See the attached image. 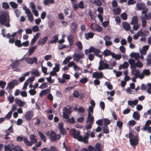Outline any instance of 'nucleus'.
Segmentation results:
<instances>
[{
	"instance_id": "40",
	"label": "nucleus",
	"mask_w": 151,
	"mask_h": 151,
	"mask_svg": "<svg viewBox=\"0 0 151 151\" xmlns=\"http://www.w3.org/2000/svg\"><path fill=\"white\" fill-rule=\"evenodd\" d=\"M73 37L72 35H70L68 37V40L69 43L70 45H71L73 44Z\"/></svg>"
},
{
	"instance_id": "29",
	"label": "nucleus",
	"mask_w": 151,
	"mask_h": 151,
	"mask_svg": "<svg viewBox=\"0 0 151 151\" xmlns=\"http://www.w3.org/2000/svg\"><path fill=\"white\" fill-rule=\"evenodd\" d=\"M140 116L139 113L137 111L134 112L133 114V118L137 120H139V119Z\"/></svg>"
},
{
	"instance_id": "42",
	"label": "nucleus",
	"mask_w": 151,
	"mask_h": 151,
	"mask_svg": "<svg viewBox=\"0 0 151 151\" xmlns=\"http://www.w3.org/2000/svg\"><path fill=\"white\" fill-rule=\"evenodd\" d=\"M9 4L11 6L13 9H16L18 7V4L14 1H11Z\"/></svg>"
},
{
	"instance_id": "54",
	"label": "nucleus",
	"mask_w": 151,
	"mask_h": 151,
	"mask_svg": "<svg viewBox=\"0 0 151 151\" xmlns=\"http://www.w3.org/2000/svg\"><path fill=\"white\" fill-rule=\"evenodd\" d=\"M47 83L44 82L42 83V84L39 87V88L40 89H44L47 87Z\"/></svg>"
},
{
	"instance_id": "23",
	"label": "nucleus",
	"mask_w": 151,
	"mask_h": 151,
	"mask_svg": "<svg viewBox=\"0 0 151 151\" xmlns=\"http://www.w3.org/2000/svg\"><path fill=\"white\" fill-rule=\"evenodd\" d=\"M36 47H37L36 46H34L29 48L27 52L28 53V56H29L34 52Z\"/></svg>"
},
{
	"instance_id": "25",
	"label": "nucleus",
	"mask_w": 151,
	"mask_h": 151,
	"mask_svg": "<svg viewBox=\"0 0 151 151\" xmlns=\"http://www.w3.org/2000/svg\"><path fill=\"white\" fill-rule=\"evenodd\" d=\"M123 27L124 29L126 31H128L130 29L129 24L126 22L123 23Z\"/></svg>"
},
{
	"instance_id": "27",
	"label": "nucleus",
	"mask_w": 151,
	"mask_h": 151,
	"mask_svg": "<svg viewBox=\"0 0 151 151\" xmlns=\"http://www.w3.org/2000/svg\"><path fill=\"white\" fill-rule=\"evenodd\" d=\"M94 34L92 32H88L85 34V36L86 40H88L90 38H92L94 36Z\"/></svg>"
},
{
	"instance_id": "5",
	"label": "nucleus",
	"mask_w": 151,
	"mask_h": 151,
	"mask_svg": "<svg viewBox=\"0 0 151 151\" xmlns=\"http://www.w3.org/2000/svg\"><path fill=\"white\" fill-rule=\"evenodd\" d=\"M23 9L25 11L27 14L28 18L30 22H32L33 20V17L32 14L31 13L29 9H28L26 6H24Z\"/></svg>"
},
{
	"instance_id": "30",
	"label": "nucleus",
	"mask_w": 151,
	"mask_h": 151,
	"mask_svg": "<svg viewBox=\"0 0 151 151\" xmlns=\"http://www.w3.org/2000/svg\"><path fill=\"white\" fill-rule=\"evenodd\" d=\"M31 74L34 75L35 76H40V73L38 70L37 69H33L30 71Z\"/></svg>"
},
{
	"instance_id": "45",
	"label": "nucleus",
	"mask_w": 151,
	"mask_h": 151,
	"mask_svg": "<svg viewBox=\"0 0 151 151\" xmlns=\"http://www.w3.org/2000/svg\"><path fill=\"white\" fill-rule=\"evenodd\" d=\"M53 40L50 41V42L52 43L56 42L58 40V36L57 35H55L53 37Z\"/></svg>"
},
{
	"instance_id": "36",
	"label": "nucleus",
	"mask_w": 151,
	"mask_h": 151,
	"mask_svg": "<svg viewBox=\"0 0 151 151\" xmlns=\"http://www.w3.org/2000/svg\"><path fill=\"white\" fill-rule=\"evenodd\" d=\"M94 117L92 116V115H88L87 120V122H89V123L93 124V121Z\"/></svg>"
},
{
	"instance_id": "1",
	"label": "nucleus",
	"mask_w": 151,
	"mask_h": 151,
	"mask_svg": "<svg viewBox=\"0 0 151 151\" xmlns=\"http://www.w3.org/2000/svg\"><path fill=\"white\" fill-rule=\"evenodd\" d=\"M70 133L73 135L74 138L77 139L78 140L83 142L85 143L88 142V139L89 137L88 133H86L83 137L80 135V132L79 131L74 129H72L70 131Z\"/></svg>"
},
{
	"instance_id": "57",
	"label": "nucleus",
	"mask_w": 151,
	"mask_h": 151,
	"mask_svg": "<svg viewBox=\"0 0 151 151\" xmlns=\"http://www.w3.org/2000/svg\"><path fill=\"white\" fill-rule=\"evenodd\" d=\"M105 84L107 86L108 89L110 90H111L112 89V86L109 82H105Z\"/></svg>"
},
{
	"instance_id": "26",
	"label": "nucleus",
	"mask_w": 151,
	"mask_h": 151,
	"mask_svg": "<svg viewBox=\"0 0 151 151\" xmlns=\"http://www.w3.org/2000/svg\"><path fill=\"white\" fill-rule=\"evenodd\" d=\"M129 64L127 62H125L123 64H120L119 68V70H120L122 68H126L128 67Z\"/></svg>"
},
{
	"instance_id": "32",
	"label": "nucleus",
	"mask_w": 151,
	"mask_h": 151,
	"mask_svg": "<svg viewBox=\"0 0 151 151\" xmlns=\"http://www.w3.org/2000/svg\"><path fill=\"white\" fill-rule=\"evenodd\" d=\"M15 101L16 104L20 106H23L25 104L24 102L18 99H15Z\"/></svg>"
},
{
	"instance_id": "22",
	"label": "nucleus",
	"mask_w": 151,
	"mask_h": 151,
	"mask_svg": "<svg viewBox=\"0 0 151 151\" xmlns=\"http://www.w3.org/2000/svg\"><path fill=\"white\" fill-rule=\"evenodd\" d=\"M14 146L12 144H9L8 145L5 146L4 149L5 151L9 150V151H11L14 149Z\"/></svg>"
},
{
	"instance_id": "48",
	"label": "nucleus",
	"mask_w": 151,
	"mask_h": 151,
	"mask_svg": "<svg viewBox=\"0 0 151 151\" xmlns=\"http://www.w3.org/2000/svg\"><path fill=\"white\" fill-rule=\"evenodd\" d=\"M95 147L97 151H101L102 150V146L99 143H97L96 144Z\"/></svg>"
},
{
	"instance_id": "17",
	"label": "nucleus",
	"mask_w": 151,
	"mask_h": 151,
	"mask_svg": "<svg viewBox=\"0 0 151 151\" xmlns=\"http://www.w3.org/2000/svg\"><path fill=\"white\" fill-rule=\"evenodd\" d=\"M77 29V25L75 22H72L71 24V32L72 33L75 32Z\"/></svg>"
},
{
	"instance_id": "60",
	"label": "nucleus",
	"mask_w": 151,
	"mask_h": 151,
	"mask_svg": "<svg viewBox=\"0 0 151 151\" xmlns=\"http://www.w3.org/2000/svg\"><path fill=\"white\" fill-rule=\"evenodd\" d=\"M103 121L104 122V125H108L111 122L110 120L107 118L104 119Z\"/></svg>"
},
{
	"instance_id": "59",
	"label": "nucleus",
	"mask_w": 151,
	"mask_h": 151,
	"mask_svg": "<svg viewBox=\"0 0 151 151\" xmlns=\"http://www.w3.org/2000/svg\"><path fill=\"white\" fill-rule=\"evenodd\" d=\"M35 89H31L28 92L31 95L33 96L36 94V92Z\"/></svg>"
},
{
	"instance_id": "14",
	"label": "nucleus",
	"mask_w": 151,
	"mask_h": 151,
	"mask_svg": "<svg viewBox=\"0 0 151 151\" xmlns=\"http://www.w3.org/2000/svg\"><path fill=\"white\" fill-rule=\"evenodd\" d=\"M131 73L134 75V76L136 78H138L141 79V74H140V72L139 70L135 68L132 69L131 70Z\"/></svg>"
},
{
	"instance_id": "53",
	"label": "nucleus",
	"mask_w": 151,
	"mask_h": 151,
	"mask_svg": "<svg viewBox=\"0 0 151 151\" xmlns=\"http://www.w3.org/2000/svg\"><path fill=\"white\" fill-rule=\"evenodd\" d=\"M6 84V83L5 81H0V87L2 88H4Z\"/></svg>"
},
{
	"instance_id": "7",
	"label": "nucleus",
	"mask_w": 151,
	"mask_h": 151,
	"mask_svg": "<svg viewBox=\"0 0 151 151\" xmlns=\"http://www.w3.org/2000/svg\"><path fill=\"white\" fill-rule=\"evenodd\" d=\"M25 61L28 64L32 65L34 63L37 64L38 63L37 59L36 57L27 58L25 59Z\"/></svg>"
},
{
	"instance_id": "58",
	"label": "nucleus",
	"mask_w": 151,
	"mask_h": 151,
	"mask_svg": "<svg viewBox=\"0 0 151 151\" xmlns=\"http://www.w3.org/2000/svg\"><path fill=\"white\" fill-rule=\"evenodd\" d=\"M147 14H142L140 16V19L141 20H148V16Z\"/></svg>"
},
{
	"instance_id": "35",
	"label": "nucleus",
	"mask_w": 151,
	"mask_h": 151,
	"mask_svg": "<svg viewBox=\"0 0 151 151\" xmlns=\"http://www.w3.org/2000/svg\"><path fill=\"white\" fill-rule=\"evenodd\" d=\"M112 57L116 60H119L121 58V55L120 54H116L114 53H113Z\"/></svg>"
},
{
	"instance_id": "61",
	"label": "nucleus",
	"mask_w": 151,
	"mask_h": 151,
	"mask_svg": "<svg viewBox=\"0 0 151 151\" xmlns=\"http://www.w3.org/2000/svg\"><path fill=\"white\" fill-rule=\"evenodd\" d=\"M24 142L28 146H31L32 145V143L28 141L27 140V139L24 138L23 140Z\"/></svg>"
},
{
	"instance_id": "2",
	"label": "nucleus",
	"mask_w": 151,
	"mask_h": 151,
	"mask_svg": "<svg viewBox=\"0 0 151 151\" xmlns=\"http://www.w3.org/2000/svg\"><path fill=\"white\" fill-rule=\"evenodd\" d=\"M10 19L9 13L6 11L4 12L0 15L1 24L9 27H10Z\"/></svg>"
},
{
	"instance_id": "64",
	"label": "nucleus",
	"mask_w": 151,
	"mask_h": 151,
	"mask_svg": "<svg viewBox=\"0 0 151 151\" xmlns=\"http://www.w3.org/2000/svg\"><path fill=\"white\" fill-rule=\"evenodd\" d=\"M147 85L148 87V88L147 90V92L149 94H151V83H148Z\"/></svg>"
},
{
	"instance_id": "50",
	"label": "nucleus",
	"mask_w": 151,
	"mask_h": 151,
	"mask_svg": "<svg viewBox=\"0 0 151 151\" xmlns=\"http://www.w3.org/2000/svg\"><path fill=\"white\" fill-rule=\"evenodd\" d=\"M67 122H68L72 124H73L75 122V120L72 117L69 118V117L68 119H65Z\"/></svg>"
},
{
	"instance_id": "56",
	"label": "nucleus",
	"mask_w": 151,
	"mask_h": 151,
	"mask_svg": "<svg viewBox=\"0 0 151 151\" xmlns=\"http://www.w3.org/2000/svg\"><path fill=\"white\" fill-rule=\"evenodd\" d=\"M121 17L123 20H125L127 19V14L125 12L121 14Z\"/></svg>"
},
{
	"instance_id": "12",
	"label": "nucleus",
	"mask_w": 151,
	"mask_h": 151,
	"mask_svg": "<svg viewBox=\"0 0 151 151\" xmlns=\"http://www.w3.org/2000/svg\"><path fill=\"white\" fill-rule=\"evenodd\" d=\"M34 112L32 111H28L26 112L24 115L25 119L27 121H30L33 116Z\"/></svg>"
},
{
	"instance_id": "63",
	"label": "nucleus",
	"mask_w": 151,
	"mask_h": 151,
	"mask_svg": "<svg viewBox=\"0 0 151 151\" xmlns=\"http://www.w3.org/2000/svg\"><path fill=\"white\" fill-rule=\"evenodd\" d=\"M15 45L18 47H21L22 46V44L20 40H17L15 42Z\"/></svg>"
},
{
	"instance_id": "55",
	"label": "nucleus",
	"mask_w": 151,
	"mask_h": 151,
	"mask_svg": "<svg viewBox=\"0 0 151 151\" xmlns=\"http://www.w3.org/2000/svg\"><path fill=\"white\" fill-rule=\"evenodd\" d=\"M32 30L34 32H38L39 31V27L37 25H35L32 27Z\"/></svg>"
},
{
	"instance_id": "43",
	"label": "nucleus",
	"mask_w": 151,
	"mask_h": 151,
	"mask_svg": "<svg viewBox=\"0 0 151 151\" xmlns=\"http://www.w3.org/2000/svg\"><path fill=\"white\" fill-rule=\"evenodd\" d=\"M2 7L5 9H8L9 8L8 4L6 2H4L2 3Z\"/></svg>"
},
{
	"instance_id": "28",
	"label": "nucleus",
	"mask_w": 151,
	"mask_h": 151,
	"mask_svg": "<svg viewBox=\"0 0 151 151\" xmlns=\"http://www.w3.org/2000/svg\"><path fill=\"white\" fill-rule=\"evenodd\" d=\"M128 62L131 65V68H135V60L134 59H130L128 60Z\"/></svg>"
},
{
	"instance_id": "10",
	"label": "nucleus",
	"mask_w": 151,
	"mask_h": 151,
	"mask_svg": "<svg viewBox=\"0 0 151 151\" xmlns=\"http://www.w3.org/2000/svg\"><path fill=\"white\" fill-rule=\"evenodd\" d=\"M73 60L78 62L81 59H83L85 58L84 55L81 53H75L73 55Z\"/></svg>"
},
{
	"instance_id": "51",
	"label": "nucleus",
	"mask_w": 151,
	"mask_h": 151,
	"mask_svg": "<svg viewBox=\"0 0 151 151\" xmlns=\"http://www.w3.org/2000/svg\"><path fill=\"white\" fill-rule=\"evenodd\" d=\"M143 66L142 63L140 61H138L135 63V68L136 67L141 68Z\"/></svg>"
},
{
	"instance_id": "39",
	"label": "nucleus",
	"mask_w": 151,
	"mask_h": 151,
	"mask_svg": "<svg viewBox=\"0 0 151 151\" xmlns=\"http://www.w3.org/2000/svg\"><path fill=\"white\" fill-rule=\"evenodd\" d=\"M38 133L39 135L42 140L44 142H45L46 141V139L43 134L42 132L40 131H38Z\"/></svg>"
},
{
	"instance_id": "37",
	"label": "nucleus",
	"mask_w": 151,
	"mask_h": 151,
	"mask_svg": "<svg viewBox=\"0 0 151 151\" xmlns=\"http://www.w3.org/2000/svg\"><path fill=\"white\" fill-rule=\"evenodd\" d=\"M121 9L119 7L114 9H113V12L115 15H118L121 12Z\"/></svg>"
},
{
	"instance_id": "21",
	"label": "nucleus",
	"mask_w": 151,
	"mask_h": 151,
	"mask_svg": "<svg viewBox=\"0 0 151 151\" xmlns=\"http://www.w3.org/2000/svg\"><path fill=\"white\" fill-rule=\"evenodd\" d=\"M138 102V100L135 99L134 101L129 100L128 101V104L130 105L132 107H134V106L136 105Z\"/></svg>"
},
{
	"instance_id": "6",
	"label": "nucleus",
	"mask_w": 151,
	"mask_h": 151,
	"mask_svg": "<svg viewBox=\"0 0 151 151\" xmlns=\"http://www.w3.org/2000/svg\"><path fill=\"white\" fill-rule=\"evenodd\" d=\"M91 52L94 53V54L97 57L101 58L102 57V54H101V51L99 49L91 46Z\"/></svg>"
},
{
	"instance_id": "44",
	"label": "nucleus",
	"mask_w": 151,
	"mask_h": 151,
	"mask_svg": "<svg viewBox=\"0 0 151 151\" xmlns=\"http://www.w3.org/2000/svg\"><path fill=\"white\" fill-rule=\"evenodd\" d=\"M49 92L48 89H45L42 91L40 94V96H42L44 95H45L47 93Z\"/></svg>"
},
{
	"instance_id": "4",
	"label": "nucleus",
	"mask_w": 151,
	"mask_h": 151,
	"mask_svg": "<svg viewBox=\"0 0 151 151\" xmlns=\"http://www.w3.org/2000/svg\"><path fill=\"white\" fill-rule=\"evenodd\" d=\"M99 64V65L98 68V69L99 70H101L106 69H112V67H109V65L106 63H104V61H103L102 59L100 60Z\"/></svg>"
},
{
	"instance_id": "41",
	"label": "nucleus",
	"mask_w": 151,
	"mask_h": 151,
	"mask_svg": "<svg viewBox=\"0 0 151 151\" xmlns=\"http://www.w3.org/2000/svg\"><path fill=\"white\" fill-rule=\"evenodd\" d=\"M93 107L91 106H90L88 109V115H92L93 114Z\"/></svg>"
},
{
	"instance_id": "19",
	"label": "nucleus",
	"mask_w": 151,
	"mask_h": 151,
	"mask_svg": "<svg viewBox=\"0 0 151 151\" xmlns=\"http://www.w3.org/2000/svg\"><path fill=\"white\" fill-rule=\"evenodd\" d=\"M113 53L111 52L109 50L107 49L105 50L102 52L105 57H107L110 55L112 56Z\"/></svg>"
},
{
	"instance_id": "33",
	"label": "nucleus",
	"mask_w": 151,
	"mask_h": 151,
	"mask_svg": "<svg viewBox=\"0 0 151 151\" xmlns=\"http://www.w3.org/2000/svg\"><path fill=\"white\" fill-rule=\"evenodd\" d=\"M30 139L31 140L30 142L32 143V144L35 143L37 142V140L35 136L34 135H31L30 137Z\"/></svg>"
},
{
	"instance_id": "46",
	"label": "nucleus",
	"mask_w": 151,
	"mask_h": 151,
	"mask_svg": "<svg viewBox=\"0 0 151 151\" xmlns=\"http://www.w3.org/2000/svg\"><path fill=\"white\" fill-rule=\"evenodd\" d=\"M55 66L52 68V70L56 72H58L59 70L60 64H55Z\"/></svg>"
},
{
	"instance_id": "52",
	"label": "nucleus",
	"mask_w": 151,
	"mask_h": 151,
	"mask_svg": "<svg viewBox=\"0 0 151 151\" xmlns=\"http://www.w3.org/2000/svg\"><path fill=\"white\" fill-rule=\"evenodd\" d=\"M76 45L78 47L79 49L81 50L83 48L81 42L80 41H78L76 43Z\"/></svg>"
},
{
	"instance_id": "47",
	"label": "nucleus",
	"mask_w": 151,
	"mask_h": 151,
	"mask_svg": "<svg viewBox=\"0 0 151 151\" xmlns=\"http://www.w3.org/2000/svg\"><path fill=\"white\" fill-rule=\"evenodd\" d=\"M54 2V0H44L43 1V3L45 5H47L50 3H53Z\"/></svg>"
},
{
	"instance_id": "62",
	"label": "nucleus",
	"mask_w": 151,
	"mask_h": 151,
	"mask_svg": "<svg viewBox=\"0 0 151 151\" xmlns=\"http://www.w3.org/2000/svg\"><path fill=\"white\" fill-rule=\"evenodd\" d=\"M73 5V9L75 10H77L78 6L77 4L76 3V2H73L71 3Z\"/></svg>"
},
{
	"instance_id": "49",
	"label": "nucleus",
	"mask_w": 151,
	"mask_h": 151,
	"mask_svg": "<svg viewBox=\"0 0 151 151\" xmlns=\"http://www.w3.org/2000/svg\"><path fill=\"white\" fill-rule=\"evenodd\" d=\"M103 132L107 134L109 132V129L107 125H104L103 128Z\"/></svg>"
},
{
	"instance_id": "15",
	"label": "nucleus",
	"mask_w": 151,
	"mask_h": 151,
	"mask_svg": "<svg viewBox=\"0 0 151 151\" xmlns=\"http://www.w3.org/2000/svg\"><path fill=\"white\" fill-rule=\"evenodd\" d=\"M103 74L102 72H96L93 74V77L95 78L101 79L103 77Z\"/></svg>"
},
{
	"instance_id": "11",
	"label": "nucleus",
	"mask_w": 151,
	"mask_h": 151,
	"mask_svg": "<svg viewBox=\"0 0 151 151\" xmlns=\"http://www.w3.org/2000/svg\"><path fill=\"white\" fill-rule=\"evenodd\" d=\"M60 138V136L59 134H56L53 131L51 132L50 134V139L52 141H56L58 140Z\"/></svg>"
},
{
	"instance_id": "9",
	"label": "nucleus",
	"mask_w": 151,
	"mask_h": 151,
	"mask_svg": "<svg viewBox=\"0 0 151 151\" xmlns=\"http://www.w3.org/2000/svg\"><path fill=\"white\" fill-rule=\"evenodd\" d=\"M91 29L93 31L101 32L102 31V28L96 23H92L91 26Z\"/></svg>"
},
{
	"instance_id": "8",
	"label": "nucleus",
	"mask_w": 151,
	"mask_h": 151,
	"mask_svg": "<svg viewBox=\"0 0 151 151\" xmlns=\"http://www.w3.org/2000/svg\"><path fill=\"white\" fill-rule=\"evenodd\" d=\"M19 83L17 80H13L8 83L6 89H7L8 88L9 90H11L15 86L17 85Z\"/></svg>"
},
{
	"instance_id": "3",
	"label": "nucleus",
	"mask_w": 151,
	"mask_h": 151,
	"mask_svg": "<svg viewBox=\"0 0 151 151\" xmlns=\"http://www.w3.org/2000/svg\"><path fill=\"white\" fill-rule=\"evenodd\" d=\"M72 107L68 106L64 107L63 109V116L64 119H68L69 117L68 114H70L72 112Z\"/></svg>"
},
{
	"instance_id": "20",
	"label": "nucleus",
	"mask_w": 151,
	"mask_h": 151,
	"mask_svg": "<svg viewBox=\"0 0 151 151\" xmlns=\"http://www.w3.org/2000/svg\"><path fill=\"white\" fill-rule=\"evenodd\" d=\"M47 39V37H45L42 38L38 42V45H44Z\"/></svg>"
},
{
	"instance_id": "16",
	"label": "nucleus",
	"mask_w": 151,
	"mask_h": 151,
	"mask_svg": "<svg viewBox=\"0 0 151 151\" xmlns=\"http://www.w3.org/2000/svg\"><path fill=\"white\" fill-rule=\"evenodd\" d=\"M150 73L149 70L147 69L143 70L142 72L141 73V79H142L145 75L148 76L150 75Z\"/></svg>"
},
{
	"instance_id": "38",
	"label": "nucleus",
	"mask_w": 151,
	"mask_h": 151,
	"mask_svg": "<svg viewBox=\"0 0 151 151\" xmlns=\"http://www.w3.org/2000/svg\"><path fill=\"white\" fill-rule=\"evenodd\" d=\"M72 59V57L69 56H67L65 59L63 60V64L64 65L66 64L68 62Z\"/></svg>"
},
{
	"instance_id": "18",
	"label": "nucleus",
	"mask_w": 151,
	"mask_h": 151,
	"mask_svg": "<svg viewBox=\"0 0 151 151\" xmlns=\"http://www.w3.org/2000/svg\"><path fill=\"white\" fill-rule=\"evenodd\" d=\"M131 57L134 58L135 60H137L140 58V55L138 53L131 52L130 54Z\"/></svg>"
},
{
	"instance_id": "31",
	"label": "nucleus",
	"mask_w": 151,
	"mask_h": 151,
	"mask_svg": "<svg viewBox=\"0 0 151 151\" xmlns=\"http://www.w3.org/2000/svg\"><path fill=\"white\" fill-rule=\"evenodd\" d=\"M138 17L136 16H134L132 18V22L130 23L131 24L133 25L135 24H138Z\"/></svg>"
},
{
	"instance_id": "13",
	"label": "nucleus",
	"mask_w": 151,
	"mask_h": 151,
	"mask_svg": "<svg viewBox=\"0 0 151 151\" xmlns=\"http://www.w3.org/2000/svg\"><path fill=\"white\" fill-rule=\"evenodd\" d=\"M129 142L130 145L133 147L136 146L138 142V137L137 135L134 137L133 139H129Z\"/></svg>"
},
{
	"instance_id": "34",
	"label": "nucleus",
	"mask_w": 151,
	"mask_h": 151,
	"mask_svg": "<svg viewBox=\"0 0 151 151\" xmlns=\"http://www.w3.org/2000/svg\"><path fill=\"white\" fill-rule=\"evenodd\" d=\"M145 4L142 3L137 4V9L139 10H142L143 9L145 8Z\"/></svg>"
},
{
	"instance_id": "24",
	"label": "nucleus",
	"mask_w": 151,
	"mask_h": 151,
	"mask_svg": "<svg viewBox=\"0 0 151 151\" xmlns=\"http://www.w3.org/2000/svg\"><path fill=\"white\" fill-rule=\"evenodd\" d=\"M19 60L13 61L12 64V69L16 68L19 66Z\"/></svg>"
}]
</instances>
